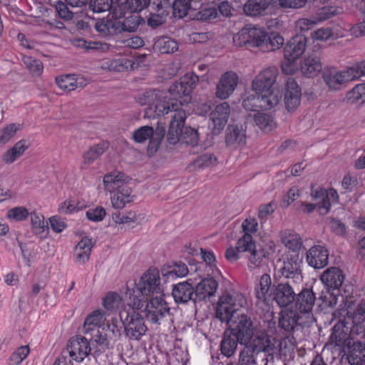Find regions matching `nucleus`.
<instances>
[{"label":"nucleus","mask_w":365,"mask_h":365,"mask_svg":"<svg viewBox=\"0 0 365 365\" xmlns=\"http://www.w3.org/2000/svg\"><path fill=\"white\" fill-rule=\"evenodd\" d=\"M246 304L242 294L222 295L218 302L216 317L229 324L231 333L237 337L240 344H248L255 349L265 347V344H275V339L253 320L247 314L240 313V309Z\"/></svg>","instance_id":"nucleus-1"},{"label":"nucleus","mask_w":365,"mask_h":365,"mask_svg":"<svg viewBox=\"0 0 365 365\" xmlns=\"http://www.w3.org/2000/svg\"><path fill=\"white\" fill-rule=\"evenodd\" d=\"M190 94V93H182V95L179 96L180 99L172 98L168 102L159 103L156 106L157 115L174 113L167 134V140L170 145H175L182 140V127L185 125L187 118L182 107L191 101L192 97Z\"/></svg>","instance_id":"nucleus-2"},{"label":"nucleus","mask_w":365,"mask_h":365,"mask_svg":"<svg viewBox=\"0 0 365 365\" xmlns=\"http://www.w3.org/2000/svg\"><path fill=\"white\" fill-rule=\"evenodd\" d=\"M128 309L120 312V319L125 329V334L131 340H140L148 330L144 318L139 313L143 309L145 301L139 297H132L128 302Z\"/></svg>","instance_id":"nucleus-3"},{"label":"nucleus","mask_w":365,"mask_h":365,"mask_svg":"<svg viewBox=\"0 0 365 365\" xmlns=\"http://www.w3.org/2000/svg\"><path fill=\"white\" fill-rule=\"evenodd\" d=\"M91 351L87 339L81 336L73 337L68 341L66 348L61 351L53 365H69L73 361L81 362L90 354Z\"/></svg>","instance_id":"nucleus-4"},{"label":"nucleus","mask_w":365,"mask_h":365,"mask_svg":"<svg viewBox=\"0 0 365 365\" xmlns=\"http://www.w3.org/2000/svg\"><path fill=\"white\" fill-rule=\"evenodd\" d=\"M163 288L160 285L158 270L155 268H150L135 284V289L133 290V294H130L128 300L136 297L143 299L145 303L147 297H158V295L163 294Z\"/></svg>","instance_id":"nucleus-5"},{"label":"nucleus","mask_w":365,"mask_h":365,"mask_svg":"<svg viewBox=\"0 0 365 365\" xmlns=\"http://www.w3.org/2000/svg\"><path fill=\"white\" fill-rule=\"evenodd\" d=\"M307 45V38L297 35L290 39L284 48V60L282 69L284 73L291 74L297 69V60L304 53Z\"/></svg>","instance_id":"nucleus-6"},{"label":"nucleus","mask_w":365,"mask_h":365,"mask_svg":"<svg viewBox=\"0 0 365 365\" xmlns=\"http://www.w3.org/2000/svg\"><path fill=\"white\" fill-rule=\"evenodd\" d=\"M146 319L154 324L160 325L170 316V308L165 299L164 294L153 297L144 306Z\"/></svg>","instance_id":"nucleus-7"},{"label":"nucleus","mask_w":365,"mask_h":365,"mask_svg":"<svg viewBox=\"0 0 365 365\" xmlns=\"http://www.w3.org/2000/svg\"><path fill=\"white\" fill-rule=\"evenodd\" d=\"M356 334L358 341H355L350 346L347 359L351 365L365 364V326L364 323L357 324L351 329V334Z\"/></svg>","instance_id":"nucleus-8"},{"label":"nucleus","mask_w":365,"mask_h":365,"mask_svg":"<svg viewBox=\"0 0 365 365\" xmlns=\"http://www.w3.org/2000/svg\"><path fill=\"white\" fill-rule=\"evenodd\" d=\"M265 31L261 28L247 25L233 36L237 46L258 47L264 39Z\"/></svg>","instance_id":"nucleus-9"},{"label":"nucleus","mask_w":365,"mask_h":365,"mask_svg":"<svg viewBox=\"0 0 365 365\" xmlns=\"http://www.w3.org/2000/svg\"><path fill=\"white\" fill-rule=\"evenodd\" d=\"M302 259L299 254L292 253L287 255L283 259L277 262L275 271L279 277H284L287 279H297L301 277Z\"/></svg>","instance_id":"nucleus-10"},{"label":"nucleus","mask_w":365,"mask_h":365,"mask_svg":"<svg viewBox=\"0 0 365 365\" xmlns=\"http://www.w3.org/2000/svg\"><path fill=\"white\" fill-rule=\"evenodd\" d=\"M295 298L294 311L302 316V323L312 324L314 322L312 309L316 300L315 294L311 289H304Z\"/></svg>","instance_id":"nucleus-11"},{"label":"nucleus","mask_w":365,"mask_h":365,"mask_svg":"<svg viewBox=\"0 0 365 365\" xmlns=\"http://www.w3.org/2000/svg\"><path fill=\"white\" fill-rule=\"evenodd\" d=\"M164 135V130L155 131L152 127L144 125L133 131V139L138 143H143L149 140L148 152L153 154L157 151Z\"/></svg>","instance_id":"nucleus-12"},{"label":"nucleus","mask_w":365,"mask_h":365,"mask_svg":"<svg viewBox=\"0 0 365 365\" xmlns=\"http://www.w3.org/2000/svg\"><path fill=\"white\" fill-rule=\"evenodd\" d=\"M274 252L271 246H258L250 251L247 255V267L250 270H255L267 266L269 257Z\"/></svg>","instance_id":"nucleus-13"},{"label":"nucleus","mask_w":365,"mask_h":365,"mask_svg":"<svg viewBox=\"0 0 365 365\" xmlns=\"http://www.w3.org/2000/svg\"><path fill=\"white\" fill-rule=\"evenodd\" d=\"M323 78L329 88L335 90L341 89L346 83L354 80L349 67L343 71H326L323 74Z\"/></svg>","instance_id":"nucleus-14"},{"label":"nucleus","mask_w":365,"mask_h":365,"mask_svg":"<svg viewBox=\"0 0 365 365\" xmlns=\"http://www.w3.org/2000/svg\"><path fill=\"white\" fill-rule=\"evenodd\" d=\"M272 279L269 274H263L255 284V296L257 304L268 305L272 301Z\"/></svg>","instance_id":"nucleus-15"},{"label":"nucleus","mask_w":365,"mask_h":365,"mask_svg":"<svg viewBox=\"0 0 365 365\" xmlns=\"http://www.w3.org/2000/svg\"><path fill=\"white\" fill-rule=\"evenodd\" d=\"M230 114V106L227 103L224 102L217 105L210 114V120L212 121V132L214 134H218L222 130L226 125Z\"/></svg>","instance_id":"nucleus-16"},{"label":"nucleus","mask_w":365,"mask_h":365,"mask_svg":"<svg viewBox=\"0 0 365 365\" xmlns=\"http://www.w3.org/2000/svg\"><path fill=\"white\" fill-rule=\"evenodd\" d=\"M307 264L314 269H322L328 264L329 251L321 245L312 246L306 255Z\"/></svg>","instance_id":"nucleus-17"},{"label":"nucleus","mask_w":365,"mask_h":365,"mask_svg":"<svg viewBox=\"0 0 365 365\" xmlns=\"http://www.w3.org/2000/svg\"><path fill=\"white\" fill-rule=\"evenodd\" d=\"M218 283L213 278H205L202 279L194 289L193 302L204 301L213 297L217 289Z\"/></svg>","instance_id":"nucleus-18"},{"label":"nucleus","mask_w":365,"mask_h":365,"mask_svg":"<svg viewBox=\"0 0 365 365\" xmlns=\"http://www.w3.org/2000/svg\"><path fill=\"white\" fill-rule=\"evenodd\" d=\"M165 96H158L157 93H141L140 96L137 98L138 102L142 105H147L150 109H155V113L157 114L156 106L159 103L168 102L172 98L180 99L179 96L182 95V93H164Z\"/></svg>","instance_id":"nucleus-19"},{"label":"nucleus","mask_w":365,"mask_h":365,"mask_svg":"<svg viewBox=\"0 0 365 365\" xmlns=\"http://www.w3.org/2000/svg\"><path fill=\"white\" fill-rule=\"evenodd\" d=\"M297 294L287 283H279L274 289L272 300L282 307L289 305L295 299Z\"/></svg>","instance_id":"nucleus-20"},{"label":"nucleus","mask_w":365,"mask_h":365,"mask_svg":"<svg viewBox=\"0 0 365 365\" xmlns=\"http://www.w3.org/2000/svg\"><path fill=\"white\" fill-rule=\"evenodd\" d=\"M243 345L245 347L240 352L238 365H257L255 357V354H257L263 352L269 354L275 348V344H265V347L258 349L250 347L248 344Z\"/></svg>","instance_id":"nucleus-21"},{"label":"nucleus","mask_w":365,"mask_h":365,"mask_svg":"<svg viewBox=\"0 0 365 365\" xmlns=\"http://www.w3.org/2000/svg\"><path fill=\"white\" fill-rule=\"evenodd\" d=\"M56 83L60 89L73 91L82 89L86 85L87 81L81 76L66 74L56 77Z\"/></svg>","instance_id":"nucleus-22"},{"label":"nucleus","mask_w":365,"mask_h":365,"mask_svg":"<svg viewBox=\"0 0 365 365\" xmlns=\"http://www.w3.org/2000/svg\"><path fill=\"white\" fill-rule=\"evenodd\" d=\"M276 81V72L271 68L259 73L252 81L253 91H269Z\"/></svg>","instance_id":"nucleus-23"},{"label":"nucleus","mask_w":365,"mask_h":365,"mask_svg":"<svg viewBox=\"0 0 365 365\" xmlns=\"http://www.w3.org/2000/svg\"><path fill=\"white\" fill-rule=\"evenodd\" d=\"M321 281L328 289H338L342 284L344 275L342 271L335 267L326 269L321 275Z\"/></svg>","instance_id":"nucleus-24"},{"label":"nucleus","mask_w":365,"mask_h":365,"mask_svg":"<svg viewBox=\"0 0 365 365\" xmlns=\"http://www.w3.org/2000/svg\"><path fill=\"white\" fill-rule=\"evenodd\" d=\"M172 295L177 304H185L194 298V287L188 281L174 284Z\"/></svg>","instance_id":"nucleus-25"},{"label":"nucleus","mask_w":365,"mask_h":365,"mask_svg":"<svg viewBox=\"0 0 365 365\" xmlns=\"http://www.w3.org/2000/svg\"><path fill=\"white\" fill-rule=\"evenodd\" d=\"M301 315L294 310H289L282 312L279 320V326L285 331L289 332L298 326L309 325V323H302Z\"/></svg>","instance_id":"nucleus-26"},{"label":"nucleus","mask_w":365,"mask_h":365,"mask_svg":"<svg viewBox=\"0 0 365 365\" xmlns=\"http://www.w3.org/2000/svg\"><path fill=\"white\" fill-rule=\"evenodd\" d=\"M103 184L106 190L110 193L130 187L125 182V175L121 173H111L106 175L103 178Z\"/></svg>","instance_id":"nucleus-27"},{"label":"nucleus","mask_w":365,"mask_h":365,"mask_svg":"<svg viewBox=\"0 0 365 365\" xmlns=\"http://www.w3.org/2000/svg\"><path fill=\"white\" fill-rule=\"evenodd\" d=\"M238 344H240V341H238L237 337L233 333H231L229 328L227 329L220 343L221 354L228 358L232 356L236 351Z\"/></svg>","instance_id":"nucleus-28"},{"label":"nucleus","mask_w":365,"mask_h":365,"mask_svg":"<svg viewBox=\"0 0 365 365\" xmlns=\"http://www.w3.org/2000/svg\"><path fill=\"white\" fill-rule=\"evenodd\" d=\"M198 81L197 76L193 73H187L175 81L168 91H192L196 88Z\"/></svg>","instance_id":"nucleus-29"},{"label":"nucleus","mask_w":365,"mask_h":365,"mask_svg":"<svg viewBox=\"0 0 365 365\" xmlns=\"http://www.w3.org/2000/svg\"><path fill=\"white\" fill-rule=\"evenodd\" d=\"M245 134L242 128L230 125L226 130L225 142L228 146L237 148L245 143Z\"/></svg>","instance_id":"nucleus-30"},{"label":"nucleus","mask_w":365,"mask_h":365,"mask_svg":"<svg viewBox=\"0 0 365 365\" xmlns=\"http://www.w3.org/2000/svg\"><path fill=\"white\" fill-rule=\"evenodd\" d=\"M311 197L319 210L320 214L326 215L329 212L331 204L327 190L324 188L314 189L312 187Z\"/></svg>","instance_id":"nucleus-31"},{"label":"nucleus","mask_w":365,"mask_h":365,"mask_svg":"<svg viewBox=\"0 0 365 365\" xmlns=\"http://www.w3.org/2000/svg\"><path fill=\"white\" fill-rule=\"evenodd\" d=\"M93 247L91 239L84 237L76 246L75 260L78 264H84L90 257Z\"/></svg>","instance_id":"nucleus-32"},{"label":"nucleus","mask_w":365,"mask_h":365,"mask_svg":"<svg viewBox=\"0 0 365 365\" xmlns=\"http://www.w3.org/2000/svg\"><path fill=\"white\" fill-rule=\"evenodd\" d=\"M130 187H125L123 190H118L111 193L110 201L115 209H122L127 203L133 201Z\"/></svg>","instance_id":"nucleus-33"},{"label":"nucleus","mask_w":365,"mask_h":365,"mask_svg":"<svg viewBox=\"0 0 365 365\" xmlns=\"http://www.w3.org/2000/svg\"><path fill=\"white\" fill-rule=\"evenodd\" d=\"M301 69L304 76L314 77L322 71V66L318 57L308 56L304 59Z\"/></svg>","instance_id":"nucleus-34"},{"label":"nucleus","mask_w":365,"mask_h":365,"mask_svg":"<svg viewBox=\"0 0 365 365\" xmlns=\"http://www.w3.org/2000/svg\"><path fill=\"white\" fill-rule=\"evenodd\" d=\"M238 83V76L235 72H226L222 76L217 86V91H235Z\"/></svg>","instance_id":"nucleus-35"},{"label":"nucleus","mask_w":365,"mask_h":365,"mask_svg":"<svg viewBox=\"0 0 365 365\" xmlns=\"http://www.w3.org/2000/svg\"><path fill=\"white\" fill-rule=\"evenodd\" d=\"M260 100L259 107L262 109H271L277 106L282 98V93H258Z\"/></svg>","instance_id":"nucleus-36"},{"label":"nucleus","mask_w":365,"mask_h":365,"mask_svg":"<svg viewBox=\"0 0 365 365\" xmlns=\"http://www.w3.org/2000/svg\"><path fill=\"white\" fill-rule=\"evenodd\" d=\"M256 125L262 130L269 131L276 127V123L272 115L265 113H257L254 115Z\"/></svg>","instance_id":"nucleus-37"},{"label":"nucleus","mask_w":365,"mask_h":365,"mask_svg":"<svg viewBox=\"0 0 365 365\" xmlns=\"http://www.w3.org/2000/svg\"><path fill=\"white\" fill-rule=\"evenodd\" d=\"M267 6L266 1L249 0L244 5V11L248 16H257L264 11Z\"/></svg>","instance_id":"nucleus-38"},{"label":"nucleus","mask_w":365,"mask_h":365,"mask_svg":"<svg viewBox=\"0 0 365 365\" xmlns=\"http://www.w3.org/2000/svg\"><path fill=\"white\" fill-rule=\"evenodd\" d=\"M284 43V38L280 35H274L272 38L268 36L265 31V36L262 44L259 46L263 51H275Z\"/></svg>","instance_id":"nucleus-39"},{"label":"nucleus","mask_w":365,"mask_h":365,"mask_svg":"<svg viewBox=\"0 0 365 365\" xmlns=\"http://www.w3.org/2000/svg\"><path fill=\"white\" fill-rule=\"evenodd\" d=\"M171 269L166 272H163V275L168 279H175L178 277H185L188 274L187 265L182 262H177L170 267Z\"/></svg>","instance_id":"nucleus-40"},{"label":"nucleus","mask_w":365,"mask_h":365,"mask_svg":"<svg viewBox=\"0 0 365 365\" xmlns=\"http://www.w3.org/2000/svg\"><path fill=\"white\" fill-rule=\"evenodd\" d=\"M155 48L162 53H173L178 50V43L168 37L159 38L155 43Z\"/></svg>","instance_id":"nucleus-41"},{"label":"nucleus","mask_w":365,"mask_h":365,"mask_svg":"<svg viewBox=\"0 0 365 365\" xmlns=\"http://www.w3.org/2000/svg\"><path fill=\"white\" fill-rule=\"evenodd\" d=\"M104 319V314L102 311L96 310L88 315L84 322L83 329L85 331L93 330L95 327L100 326Z\"/></svg>","instance_id":"nucleus-42"},{"label":"nucleus","mask_w":365,"mask_h":365,"mask_svg":"<svg viewBox=\"0 0 365 365\" xmlns=\"http://www.w3.org/2000/svg\"><path fill=\"white\" fill-rule=\"evenodd\" d=\"M106 148V143L98 144L90 148L83 155L84 164H91L105 152Z\"/></svg>","instance_id":"nucleus-43"},{"label":"nucleus","mask_w":365,"mask_h":365,"mask_svg":"<svg viewBox=\"0 0 365 365\" xmlns=\"http://www.w3.org/2000/svg\"><path fill=\"white\" fill-rule=\"evenodd\" d=\"M29 346H21L17 348L10 356L7 365H18L21 363L29 354Z\"/></svg>","instance_id":"nucleus-44"},{"label":"nucleus","mask_w":365,"mask_h":365,"mask_svg":"<svg viewBox=\"0 0 365 365\" xmlns=\"http://www.w3.org/2000/svg\"><path fill=\"white\" fill-rule=\"evenodd\" d=\"M23 61L33 76H39L41 75L43 66L41 61L30 56H24Z\"/></svg>","instance_id":"nucleus-45"},{"label":"nucleus","mask_w":365,"mask_h":365,"mask_svg":"<svg viewBox=\"0 0 365 365\" xmlns=\"http://www.w3.org/2000/svg\"><path fill=\"white\" fill-rule=\"evenodd\" d=\"M342 324H336L333 329L330 336V339L335 346H341L345 344L348 339L347 333L341 330Z\"/></svg>","instance_id":"nucleus-46"},{"label":"nucleus","mask_w":365,"mask_h":365,"mask_svg":"<svg viewBox=\"0 0 365 365\" xmlns=\"http://www.w3.org/2000/svg\"><path fill=\"white\" fill-rule=\"evenodd\" d=\"M199 134L196 129L191 127H182V141L187 145L195 146L197 144Z\"/></svg>","instance_id":"nucleus-47"},{"label":"nucleus","mask_w":365,"mask_h":365,"mask_svg":"<svg viewBox=\"0 0 365 365\" xmlns=\"http://www.w3.org/2000/svg\"><path fill=\"white\" fill-rule=\"evenodd\" d=\"M217 158L211 153H205L197 157L193 162V165L196 168L204 169L216 165Z\"/></svg>","instance_id":"nucleus-48"},{"label":"nucleus","mask_w":365,"mask_h":365,"mask_svg":"<svg viewBox=\"0 0 365 365\" xmlns=\"http://www.w3.org/2000/svg\"><path fill=\"white\" fill-rule=\"evenodd\" d=\"M29 215V210L21 206L13 207L7 211L6 217L11 221H22Z\"/></svg>","instance_id":"nucleus-49"},{"label":"nucleus","mask_w":365,"mask_h":365,"mask_svg":"<svg viewBox=\"0 0 365 365\" xmlns=\"http://www.w3.org/2000/svg\"><path fill=\"white\" fill-rule=\"evenodd\" d=\"M236 246L240 251L247 253L257 247L252 236L248 233L244 234L237 240Z\"/></svg>","instance_id":"nucleus-50"},{"label":"nucleus","mask_w":365,"mask_h":365,"mask_svg":"<svg viewBox=\"0 0 365 365\" xmlns=\"http://www.w3.org/2000/svg\"><path fill=\"white\" fill-rule=\"evenodd\" d=\"M284 245L293 252L298 251L302 245V242L300 236L297 233H289L283 239Z\"/></svg>","instance_id":"nucleus-51"},{"label":"nucleus","mask_w":365,"mask_h":365,"mask_svg":"<svg viewBox=\"0 0 365 365\" xmlns=\"http://www.w3.org/2000/svg\"><path fill=\"white\" fill-rule=\"evenodd\" d=\"M20 128L21 125L16 123L9 124L3 128L0 131V145H4L9 142Z\"/></svg>","instance_id":"nucleus-52"},{"label":"nucleus","mask_w":365,"mask_h":365,"mask_svg":"<svg viewBox=\"0 0 365 365\" xmlns=\"http://www.w3.org/2000/svg\"><path fill=\"white\" fill-rule=\"evenodd\" d=\"M301 101V93H285L284 103L289 112L294 111L299 106Z\"/></svg>","instance_id":"nucleus-53"},{"label":"nucleus","mask_w":365,"mask_h":365,"mask_svg":"<svg viewBox=\"0 0 365 365\" xmlns=\"http://www.w3.org/2000/svg\"><path fill=\"white\" fill-rule=\"evenodd\" d=\"M143 19L138 15L127 16L122 24V29L125 31L134 32L137 30Z\"/></svg>","instance_id":"nucleus-54"},{"label":"nucleus","mask_w":365,"mask_h":365,"mask_svg":"<svg viewBox=\"0 0 365 365\" xmlns=\"http://www.w3.org/2000/svg\"><path fill=\"white\" fill-rule=\"evenodd\" d=\"M30 215L34 232L36 234L43 233L45 230V227H47L46 222L44 221V217L36 212H31Z\"/></svg>","instance_id":"nucleus-55"},{"label":"nucleus","mask_w":365,"mask_h":365,"mask_svg":"<svg viewBox=\"0 0 365 365\" xmlns=\"http://www.w3.org/2000/svg\"><path fill=\"white\" fill-rule=\"evenodd\" d=\"M113 0H90L89 8L94 13H103L110 10Z\"/></svg>","instance_id":"nucleus-56"},{"label":"nucleus","mask_w":365,"mask_h":365,"mask_svg":"<svg viewBox=\"0 0 365 365\" xmlns=\"http://www.w3.org/2000/svg\"><path fill=\"white\" fill-rule=\"evenodd\" d=\"M318 21L314 15L311 18H302L296 21L295 28L299 31H307L318 24Z\"/></svg>","instance_id":"nucleus-57"},{"label":"nucleus","mask_w":365,"mask_h":365,"mask_svg":"<svg viewBox=\"0 0 365 365\" xmlns=\"http://www.w3.org/2000/svg\"><path fill=\"white\" fill-rule=\"evenodd\" d=\"M339 13V9L334 6H327L320 9L314 15L318 23L322 22L327 19L331 18Z\"/></svg>","instance_id":"nucleus-58"},{"label":"nucleus","mask_w":365,"mask_h":365,"mask_svg":"<svg viewBox=\"0 0 365 365\" xmlns=\"http://www.w3.org/2000/svg\"><path fill=\"white\" fill-rule=\"evenodd\" d=\"M190 8L188 0H175L173 3V13L179 18L185 16Z\"/></svg>","instance_id":"nucleus-59"},{"label":"nucleus","mask_w":365,"mask_h":365,"mask_svg":"<svg viewBox=\"0 0 365 365\" xmlns=\"http://www.w3.org/2000/svg\"><path fill=\"white\" fill-rule=\"evenodd\" d=\"M150 0H127L124 6L128 8L131 13H138L150 4Z\"/></svg>","instance_id":"nucleus-60"},{"label":"nucleus","mask_w":365,"mask_h":365,"mask_svg":"<svg viewBox=\"0 0 365 365\" xmlns=\"http://www.w3.org/2000/svg\"><path fill=\"white\" fill-rule=\"evenodd\" d=\"M258 93H252L245 98L242 101V106L247 110L256 111L259 107Z\"/></svg>","instance_id":"nucleus-61"},{"label":"nucleus","mask_w":365,"mask_h":365,"mask_svg":"<svg viewBox=\"0 0 365 365\" xmlns=\"http://www.w3.org/2000/svg\"><path fill=\"white\" fill-rule=\"evenodd\" d=\"M86 217L93 222H101L106 216V210L102 207L89 209L86 212Z\"/></svg>","instance_id":"nucleus-62"},{"label":"nucleus","mask_w":365,"mask_h":365,"mask_svg":"<svg viewBox=\"0 0 365 365\" xmlns=\"http://www.w3.org/2000/svg\"><path fill=\"white\" fill-rule=\"evenodd\" d=\"M344 101L348 104L361 106L365 103V93H347Z\"/></svg>","instance_id":"nucleus-63"},{"label":"nucleus","mask_w":365,"mask_h":365,"mask_svg":"<svg viewBox=\"0 0 365 365\" xmlns=\"http://www.w3.org/2000/svg\"><path fill=\"white\" fill-rule=\"evenodd\" d=\"M120 297L115 292L109 293L103 300V306L107 310L117 307L120 303Z\"/></svg>","instance_id":"nucleus-64"}]
</instances>
